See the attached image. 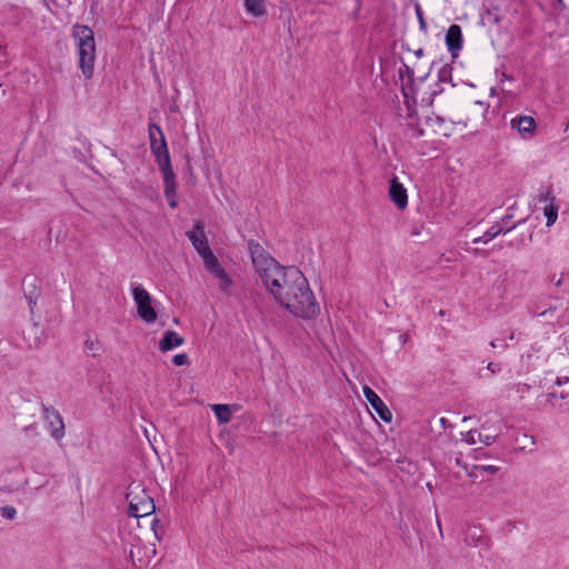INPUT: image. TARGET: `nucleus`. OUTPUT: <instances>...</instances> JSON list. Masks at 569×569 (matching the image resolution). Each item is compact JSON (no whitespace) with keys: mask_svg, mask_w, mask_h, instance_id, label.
<instances>
[{"mask_svg":"<svg viewBox=\"0 0 569 569\" xmlns=\"http://www.w3.org/2000/svg\"><path fill=\"white\" fill-rule=\"evenodd\" d=\"M206 270L220 281V289L227 292L233 284L213 252L202 258Z\"/></svg>","mask_w":569,"mask_h":569,"instance_id":"nucleus-5","label":"nucleus"},{"mask_svg":"<svg viewBox=\"0 0 569 569\" xmlns=\"http://www.w3.org/2000/svg\"><path fill=\"white\" fill-rule=\"evenodd\" d=\"M512 218V214H508L505 218H502V221L510 222V219Z\"/></svg>","mask_w":569,"mask_h":569,"instance_id":"nucleus-29","label":"nucleus"},{"mask_svg":"<svg viewBox=\"0 0 569 569\" xmlns=\"http://www.w3.org/2000/svg\"><path fill=\"white\" fill-rule=\"evenodd\" d=\"M469 420V417H463L462 421Z\"/></svg>","mask_w":569,"mask_h":569,"instance_id":"nucleus-37","label":"nucleus"},{"mask_svg":"<svg viewBox=\"0 0 569 569\" xmlns=\"http://www.w3.org/2000/svg\"><path fill=\"white\" fill-rule=\"evenodd\" d=\"M42 418L51 437L56 440H61L64 437V423L59 411L52 407L42 406Z\"/></svg>","mask_w":569,"mask_h":569,"instance_id":"nucleus-6","label":"nucleus"},{"mask_svg":"<svg viewBox=\"0 0 569 569\" xmlns=\"http://www.w3.org/2000/svg\"><path fill=\"white\" fill-rule=\"evenodd\" d=\"M516 224L505 228L501 222L493 223L482 236L472 240L473 243H488L500 234H506L513 230Z\"/></svg>","mask_w":569,"mask_h":569,"instance_id":"nucleus-13","label":"nucleus"},{"mask_svg":"<svg viewBox=\"0 0 569 569\" xmlns=\"http://www.w3.org/2000/svg\"><path fill=\"white\" fill-rule=\"evenodd\" d=\"M446 44L453 57L462 48V31L460 26L451 24L446 34Z\"/></svg>","mask_w":569,"mask_h":569,"instance_id":"nucleus-12","label":"nucleus"},{"mask_svg":"<svg viewBox=\"0 0 569 569\" xmlns=\"http://www.w3.org/2000/svg\"><path fill=\"white\" fill-rule=\"evenodd\" d=\"M400 339H401L402 343H405L407 340L406 336H403V335L400 336Z\"/></svg>","mask_w":569,"mask_h":569,"instance_id":"nucleus-33","label":"nucleus"},{"mask_svg":"<svg viewBox=\"0 0 569 569\" xmlns=\"http://www.w3.org/2000/svg\"><path fill=\"white\" fill-rule=\"evenodd\" d=\"M510 127L517 130L523 139H530L536 133L537 122L530 116H516L510 120Z\"/></svg>","mask_w":569,"mask_h":569,"instance_id":"nucleus-10","label":"nucleus"},{"mask_svg":"<svg viewBox=\"0 0 569 569\" xmlns=\"http://www.w3.org/2000/svg\"><path fill=\"white\" fill-rule=\"evenodd\" d=\"M563 383H565V381L561 380L560 378H558L557 381H556L557 386H562Z\"/></svg>","mask_w":569,"mask_h":569,"instance_id":"nucleus-31","label":"nucleus"},{"mask_svg":"<svg viewBox=\"0 0 569 569\" xmlns=\"http://www.w3.org/2000/svg\"><path fill=\"white\" fill-rule=\"evenodd\" d=\"M538 199H539V201L546 202V204L549 202L555 203V197L552 194V191L549 188L540 189Z\"/></svg>","mask_w":569,"mask_h":569,"instance_id":"nucleus-22","label":"nucleus"},{"mask_svg":"<svg viewBox=\"0 0 569 569\" xmlns=\"http://www.w3.org/2000/svg\"><path fill=\"white\" fill-rule=\"evenodd\" d=\"M184 343V339L173 330H167L159 341V350L161 352H168Z\"/></svg>","mask_w":569,"mask_h":569,"instance_id":"nucleus-14","label":"nucleus"},{"mask_svg":"<svg viewBox=\"0 0 569 569\" xmlns=\"http://www.w3.org/2000/svg\"><path fill=\"white\" fill-rule=\"evenodd\" d=\"M36 302L30 298V308L32 309V306L34 305Z\"/></svg>","mask_w":569,"mask_h":569,"instance_id":"nucleus-35","label":"nucleus"},{"mask_svg":"<svg viewBox=\"0 0 569 569\" xmlns=\"http://www.w3.org/2000/svg\"><path fill=\"white\" fill-rule=\"evenodd\" d=\"M131 292L137 306L138 317L148 325L156 322L158 313L151 305L150 293L141 284H132Z\"/></svg>","mask_w":569,"mask_h":569,"instance_id":"nucleus-4","label":"nucleus"},{"mask_svg":"<svg viewBox=\"0 0 569 569\" xmlns=\"http://www.w3.org/2000/svg\"><path fill=\"white\" fill-rule=\"evenodd\" d=\"M246 12L252 17H262L267 13L264 0H243Z\"/></svg>","mask_w":569,"mask_h":569,"instance_id":"nucleus-16","label":"nucleus"},{"mask_svg":"<svg viewBox=\"0 0 569 569\" xmlns=\"http://www.w3.org/2000/svg\"><path fill=\"white\" fill-rule=\"evenodd\" d=\"M129 515L133 518H142L151 515L156 507L152 498L140 483H131L126 495Z\"/></svg>","mask_w":569,"mask_h":569,"instance_id":"nucleus-3","label":"nucleus"},{"mask_svg":"<svg viewBox=\"0 0 569 569\" xmlns=\"http://www.w3.org/2000/svg\"><path fill=\"white\" fill-rule=\"evenodd\" d=\"M558 206L552 202H549L543 208V214L547 218L546 226L551 227L555 224L558 218Z\"/></svg>","mask_w":569,"mask_h":569,"instance_id":"nucleus-19","label":"nucleus"},{"mask_svg":"<svg viewBox=\"0 0 569 569\" xmlns=\"http://www.w3.org/2000/svg\"><path fill=\"white\" fill-rule=\"evenodd\" d=\"M0 513L3 518L8 519V520H12L16 518L17 516V510L14 507L12 506H4V507H1L0 508Z\"/></svg>","mask_w":569,"mask_h":569,"instance_id":"nucleus-23","label":"nucleus"},{"mask_svg":"<svg viewBox=\"0 0 569 569\" xmlns=\"http://www.w3.org/2000/svg\"><path fill=\"white\" fill-rule=\"evenodd\" d=\"M451 77V73H450V69L449 68H442L440 71H439V80L445 82L447 81L449 78Z\"/></svg>","mask_w":569,"mask_h":569,"instance_id":"nucleus-25","label":"nucleus"},{"mask_svg":"<svg viewBox=\"0 0 569 569\" xmlns=\"http://www.w3.org/2000/svg\"><path fill=\"white\" fill-rule=\"evenodd\" d=\"M86 345L90 350H96L93 341H87Z\"/></svg>","mask_w":569,"mask_h":569,"instance_id":"nucleus-28","label":"nucleus"},{"mask_svg":"<svg viewBox=\"0 0 569 569\" xmlns=\"http://www.w3.org/2000/svg\"><path fill=\"white\" fill-rule=\"evenodd\" d=\"M164 183V196L170 199L176 196V176L172 168L161 170Z\"/></svg>","mask_w":569,"mask_h":569,"instance_id":"nucleus-17","label":"nucleus"},{"mask_svg":"<svg viewBox=\"0 0 569 569\" xmlns=\"http://www.w3.org/2000/svg\"><path fill=\"white\" fill-rule=\"evenodd\" d=\"M78 56V66L83 77L89 80L93 76L96 62V41L93 31L84 24H74L71 30Z\"/></svg>","mask_w":569,"mask_h":569,"instance_id":"nucleus-2","label":"nucleus"},{"mask_svg":"<svg viewBox=\"0 0 569 569\" xmlns=\"http://www.w3.org/2000/svg\"><path fill=\"white\" fill-rule=\"evenodd\" d=\"M172 362L176 366H187V365H189V357L187 353H178V355L173 356Z\"/></svg>","mask_w":569,"mask_h":569,"instance_id":"nucleus-24","label":"nucleus"},{"mask_svg":"<svg viewBox=\"0 0 569 569\" xmlns=\"http://www.w3.org/2000/svg\"><path fill=\"white\" fill-rule=\"evenodd\" d=\"M499 470V468L497 466H492V465H480V466H475L473 467V471L472 473H470V476H475L477 477L478 476V472H489V473H497Z\"/></svg>","mask_w":569,"mask_h":569,"instance_id":"nucleus-21","label":"nucleus"},{"mask_svg":"<svg viewBox=\"0 0 569 569\" xmlns=\"http://www.w3.org/2000/svg\"><path fill=\"white\" fill-rule=\"evenodd\" d=\"M440 423H441L443 427H446L447 419H446V418H441V419H440Z\"/></svg>","mask_w":569,"mask_h":569,"instance_id":"nucleus-32","label":"nucleus"},{"mask_svg":"<svg viewBox=\"0 0 569 569\" xmlns=\"http://www.w3.org/2000/svg\"><path fill=\"white\" fill-rule=\"evenodd\" d=\"M461 436H462V439L468 445H475V443H477V441H480L481 443H483L487 447L491 446L496 441V438H497L496 436L477 433L476 430H469V431L462 433Z\"/></svg>","mask_w":569,"mask_h":569,"instance_id":"nucleus-15","label":"nucleus"},{"mask_svg":"<svg viewBox=\"0 0 569 569\" xmlns=\"http://www.w3.org/2000/svg\"><path fill=\"white\" fill-rule=\"evenodd\" d=\"M168 201H169V206H170L171 208H176V207H177V204H178V202H177V200L174 199V197H172V198L168 199Z\"/></svg>","mask_w":569,"mask_h":569,"instance_id":"nucleus-27","label":"nucleus"},{"mask_svg":"<svg viewBox=\"0 0 569 569\" xmlns=\"http://www.w3.org/2000/svg\"><path fill=\"white\" fill-rule=\"evenodd\" d=\"M187 237L201 258L212 252L208 244L204 227L201 222L194 226V230L187 231Z\"/></svg>","mask_w":569,"mask_h":569,"instance_id":"nucleus-7","label":"nucleus"},{"mask_svg":"<svg viewBox=\"0 0 569 569\" xmlns=\"http://www.w3.org/2000/svg\"><path fill=\"white\" fill-rule=\"evenodd\" d=\"M150 149L156 158V162L158 163L160 171L172 168L164 134H161L158 142H152Z\"/></svg>","mask_w":569,"mask_h":569,"instance_id":"nucleus-9","label":"nucleus"},{"mask_svg":"<svg viewBox=\"0 0 569 569\" xmlns=\"http://www.w3.org/2000/svg\"><path fill=\"white\" fill-rule=\"evenodd\" d=\"M161 134H164L160 126L156 123H150L148 128V136L150 140V146L152 142H158Z\"/></svg>","mask_w":569,"mask_h":569,"instance_id":"nucleus-20","label":"nucleus"},{"mask_svg":"<svg viewBox=\"0 0 569 569\" xmlns=\"http://www.w3.org/2000/svg\"><path fill=\"white\" fill-rule=\"evenodd\" d=\"M363 395L371 406V408L377 412L379 418L386 422L391 421L392 413L382 399L368 386L363 387Z\"/></svg>","mask_w":569,"mask_h":569,"instance_id":"nucleus-8","label":"nucleus"},{"mask_svg":"<svg viewBox=\"0 0 569 569\" xmlns=\"http://www.w3.org/2000/svg\"><path fill=\"white\" fill-rule=\"evenodd\" d=\"M488 370H490L492 373H496L498 371H500V365L499 363H495V362H490L488 366H487Z\"/></svg>","mask_w":569,"mask_h":569,"instance_id":"nucleus-26","label":"nucleus"},{"mask_svg":"<svg viewBox=\"0 0 569 569\" xmlns=\"http://www.w3.org/2000/svg\"><path fill=\"white\" fill-rule=\"evenodd\" d=\"M512 218V214H508L505 218H502V221L510 222V219Z\"/></svg>","mask_w":569,"mask_h":569,"instance_id":"nucleus-30","label":"nucleus"},{"mask_svg":"<svg viewBox=\"0 0 569 569\" xmlns=\"http://www.w3.org/2000/svg\"><path fill=\"white\" fill-rule=\"evenodd\" d=\"M389 197L391 201L398 207V209H405L408 206L407 189L402 183L399 182L397 177H393L390 181Z\"/></svg>","mask_w":569,"mask_h":569,"instance_id":"nucleus-11","label":"nucleus"},{"mask_svg":"<svg viewBox=\"0 0 569 569\" xmlns=\"http://www.w3.org/2000/svg\"><path fill=\"white\" fill-rule=\"evenodd\" d=\"M490 345H491V347H493V348H495V347L497 346V342L491 341V343H490Z\"/></svg>","mask_w":569,"mask_h":569,"instance_id":"nucleus-36","label":"nucleus"},{"mask_svg":"<svg viewBox=\"0 0 569 569\" xmlns=\"http://www.w3.org/2000/svg\"><path fill=\"white\" fill-rule=\"evenodd\" d=\"M472 252H473V254H479L480 250L479 249H473Z\"/></svg>","mask_w":569,"mask_h":569,"instance_id":"nucleus-34","label":"nucleus"},{"mask_svg":"<svg viewBox=\"0 0 569 569\" xmlns=\"http://www.w3.org/2000/svg\"><path fill=\"white\" fill-rule=\"evenodd\" d=\"M212 411L219 423H228L231 420V410L228 405H212Z\"/></svg>","mask_w":569,"mask_h":569,"instance_id":"nucleus-18","label":"nucleus"},{"mask_svg":"<svg viewBox=\"0 0 569 569\" xmlns=\"http://www.w3.org/2000/svg\"><path fill=\"white\" fill-rule=\"evenodd\" d=\"M248 250L260 282L276 303L302 319L319 313V305L300 269L280 264L258 241L250 240Z\"/></svg>","mask_w":569,"mask_h":569,"instance_id":"nucleus-1","label":"nucleus"}]
</instances>
